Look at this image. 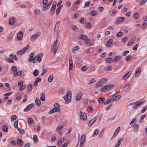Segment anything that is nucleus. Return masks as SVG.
<instances>
[{
  "label": "nucleus",
  "instance_id": "nucleus-1",
  "mask_svg": "<svg viewBox=\"0 0 147 147\" xmlns=\"http://www.w3.org/2000/svg\"><path fill=\"white\" fill-rule=\"evenodd\" d=\"M63 98L65 100V102L66 104H68L71 101V91L68 90L66 95L63 96Z\"/></svg>",
  "mask_w": 147,
  "mask_h": 147
},
{
  "label": "nucleus",
  "instance_id": "nucleus-2",
  "mask_svg": "<svg viewBox=\"0 0 147 147\" xmlns=\"http://www.w3.org/2000/svg\"><path fill=\"white\" fill-rule=\"evenodd\" d=\"M58 41L57 39L55 41L51 47V50L54 52V54H55L57 51L59 46V44H57Z\"/></svg>",
  "mask_w": 147,
  "mask_h": 147
},
{
  "label": "nucleus",
  "instance_id": "nucleus-3",
  "mask_svg": "<svg viewBox=\"0 0 147 147\" xmlns=\"http://www.w3.org/2000/svg\"><path fill=\"white\" fill-rule=\"evenodd\" d=\"M54 108L52 109L49 112L50 114H52L56 112H59L60 111L59 105L57 103H55L54 104Z\"/></svg>",
  "mask_w": 147,
  "mask_h": 147
},
{
  "label": "nucleus",
  "instance_id": "nucleus-4",
  "mask_svg": "<svg viewBox=\"0 0 147 147\" xmlns=\"http://www.w3.org/2000/svg\"><path fill=\"white\" fill-rule=\"evenodd\" d=\"M80 39L85 41V44L87 45L90 42V40L87 38V36L84 34L80 35Z\"/></svg>",
  "mask_w": 147,
  "mask_h": 147
},
{
  "label": "nucleus",
  "instance_id": "nucleus-5",
  "mask_svg": "<svg viewBox=\"0 0 147 147\" xmlns=\"http://www.w3.org/2000/svg\"><path fill=\"white\" fill-rule=\"evenodd\" d=\"M41 34L40 32H38L32 35L30 37V39L32 40H35L39 37Z\"/></svg>",
  "mask_w": 147,
  "mask_h": 147
},
{
  "label": "nucleus",
  "instance_id": "nucleus-6",
  "mask_svg": "<svg viewBox=\"0 0 147 147\" xmlns=\"http://www.w3.org/2000/svg\"><path fill=\"white\" fill-rule=\"evenodd\" d=\"M35 107V104L33 103L30 104L28 105L24 109L23 111L24 112H27L29 111L31 109L34 108Z\"/></svg>",
  "mask_w": 147,
  "mask_h": 147
},
{
  "label": "nucleus",
  "instance_id": "nucleus-7",
  "mask_svg": "<svg viewBox=\"0 0 147 147\" xmlns=\"http://www.w3.org/2000/svg\"><path fill=\"white\" fill-rule=\"evenodd\" d=\"M145 101L144 100L140 102L139 101H138L133 103L132 105H134V106L133 107V108L134 109H135L137 108L138 106L140 105L143 103Z\"/></svg>",
  "mask_w": 147,
  "mask_h": 147
},
{
  "label": "nucleus",
  "instance_id": "nucleus-8",
  "mask_svg": "<svg viewBox=\"0 0 147 147\" xmlns=\"http://www.w3.org/2000/svg\"><path fill=\"white\" fill-rule=\"evenodd\" d=\"M85 135L83 134L81 136L80 138V142L79 147H82L85 141Z\"/></svg>",
  "mask_w": 147,
  "mask_h": 147
},
{
  "label": "nucleus",
  "instance_id": "nucleus-9",
  "mask_svg": "<svg viewBox=\"0 0 147 147\" xmlns=\"http://www.w3.org/2000/svg\"><path fill=\"white\" fill-rule=\"evenodd\" d=\"M132 73V71H129L123 76L122 78L123 80H125L128 78Z\"/></svg>",
  "mask_w": 147,
  "mask_h": 147
},
{
  "label": "nucleus",
  "instance_id": "nucleus-10",
  "mask_svg": "<svg viewBox=\"0 0 147 147\" xmlns=\"http://www.w3.org/2000/svg\"><path fill=\"white\" fill-rule=\"evenodd\" d=\"M97 118V116H95L92 119L90 120L89 121V123L88 125L89 127H91L92 126L93 123L95 122Z\"/></svg>",
  "mask_w": 147,
  "mask_h": 147
},
{
  "label": "nucleus",
  "instance_id": "nucleus-11",
  "mask_svg": "<svg viewBox=\"0 0 147 147\" xmlns=\"http://www.w3.org/2000/svg\"><path fill=\"white\" fill-rule=\"evenodd\" d=\"M141 71V69L140 67H138L136 69V71L135 72V76L136 77L139 76L140 74Z\"/></svg>",
  "mask_w": 147,
  "mask_h": 147
},
{
  "label": "nucleus",
  "instance_id": "nucleus-12",
  "mask_svg": "<svg viewBox=\"0 0 147 147\" xmlns=\"http://www.w3.org/2000/svg\"><path fill=\"white\" fill-rule=\"evenodd\" d=\"M111 99L112 102H113L119 99L121 97V96L119 95L115 96H114V95H112L111 96Z\"/></svg>",
  "mask_w": 147,
  "mask_h": 147
},
{
  "label": "nucleus",
  "instance_id": "nucleus-13",
  "mask_svg": "<svg viewBox=\"0 0 147 147\" xmlns=\"http://www.w3.org/2000/svg\"><path fill=\"white\" fill-rule=\"evenodd\" d=\"M69 69L71 70L73 67V63L71 58L70 57L69 59Z\"/></svg>",
  "mask_w": 147,
  "mask_h": 147
},
{
  "label": "nucleus",
  "instance_id": "nucleus-14",
  "mask_svg": "<svg viewBox=\"0 0 147 147\" xmlns=\"http://www.w3.org/2000/svg\"><path fill=\"white\" fill-rule=\"evenodd\" d=\"M23 36V33L22 31L19 32L17 35V38L18 40H21Z\"/></svg>",
  "mask_w": 147,
  "mask_h": 147
},
{
  "label": "nucleus",
  "instance_id": "nucleus-15",
  "mask_svg": "<svg viewBox=\"0 0 147 147\" xmlns=\"http://www.w3.org/2000/svg\"><path fill=\"white\" fill-rule=\"evenodd\" d=\"M80 118L84 120H86L87 119L86 114L84 112L81 111L80 112Z\"/></svg>",
  "mask_w": 147,
  "mask_h": 147
},
{
  "label": "nucleus",
  "instance_id": "nucleus-16",
  "mask_svg": "<svg viewBox=\"0 0 147 147\" xmlns=\"http://www.w3.org/2000/svg\"><path fill=\"white\" fill-rule=\"evenodd\" d=\"M125 20L124 17H120L117 18V20L116 21L115 23L117 24H119L122 23Z\"/></svg>",
  "mask_w": 147,
  "mask_h": 147
},
{
  "label": "nucleus",
  "instance_id": "nucleus-17",
  "mask_svg": "<svg viewBox=\"0 0 147 147\" xmlns=\"http://www.w3.org/2000/svg\"><path fill=\"white\" fill-rule=\"evenodd\" d=\"M124 141V139L122 138L117 140V143L116 144L115 147H119L121 144V142Z\"/></svg>",
  "mask_w": 147,
  "mask_h": 147
},
{
  "label": "nucleus",
  "instance_id": "nucleus-18",
  "mask_svg": "<svg viewBox=\"0 0 147 147\" xmlns=\"http://www.w3.org/2000/svg\"><path fill=\"white\" fill-rule=\"evenodd\" d=\"M82 94L81 92H78L76 96V100L77 101H79L82 98Z\"/></svg>",
  "mask_w": 147,
  "mask_h": 147
},
{
  "label": "nucleus",
  "instance_id": "nucleus-19",
  "mask_svg": "<svg viewBox=\"0 0 147 147\" xmlns=\"http://www.w3.org/2000/svg\"><path fill=\"white\" fill-rule=\"evenodd\" d=\"M113 40L112 39H109L107 42L106 46L107 47H110L112 46Z\"/></svg>",
  "mask_w": 147,
  "mask_h": 147
},
{
  "label": "nucleus",
  "instance_id": "nucleus-20",
  "mask_svg": "<svg viewBox=\"0 0 147 147\" xmlns=\"http://www.w3.org/2000/svg\"><path fill=\"white\" fill-rule=\"evenodd\" d=\"M11 70L13 72V75L14 76H16L17 75V68L16 67L13 66L11 68Z\"/></svg>",
  "mask_w": 147,
  "mask_h": 147
},
{
  "label": "nucleus",
  "instance_id": "nucleus-21",
  "mask_svg": "<svg viewBox=\"0 0 147 147\" xmlns=\"http://www.w3.org/2000/svg\"><path fill=\"white\" fill-rule=\"evenodd\" d=\"M15 22V19L13 17H11L9 20V24L11 25H13Z\"/></svg>",
  "mask_w": 147,
  "mask_h": 147
},
{
  "label": "nucleus",
  "instance_id": "nucleus-22",
  "mask_svg": "<svg viewBox=\"0 0 147 147\" xmlns=\"http://www.w3.org/2000/svg\"><path fill=\"white\" fill-rule=\"evenodd\" d=\"M9 57L10 58L13 59L16 61H18V59L16 55L13 54L12 53L10 54Z\"/></svg>",
  "mask_w": 147,
  "mask_h": 147
},
{
  "label": "nucleus",
  "instance_id": "nucleus-23",
  "mask_svg": "<svg viewBox=\"0 0 147 147\" xmlns=\"http://www.w3.org/2000/svg\"><path fill=\"white\" fill-rule=\"evenodd\" d=\"M17 143L18 146H22L23 145V142L22 140L20 139H18L17 140Z\"/></svg>",
  "mask_w": 147,
  "mask_h": 147
},
{
  "label": "nucleus",
  "instance_id": "nucleus-24",
  "mask_svg": "<svg viewBox=\"0 0 147 147\" xmlns=\"http://www.w3.org/2000/svg\"><path fill=\"white\" fill-rule=\"evenodd\" d=\"M60 24V22H58L56 23L55 24L54 31L55 32H57L58 30Z\"/></svg>",
  "mask_w": 147,
  "mask_h": 147
},
{
  "label": "nucleus",
  "instance_id": "nucleus-25",
  "mask_svg": "<svg viewBox=\"0 0 147 147\" xmlns=\"http://www.w3.org/2000/svg\"><path fill=\"white\" fill-rule=\"evenodd\" d=\"M41 79L40 78H37L34 82V85L35 87H36L38 84V82L41 81Z\"/></svg>",
  "mask_w": 147,
  "mask_h": 147
},
{
  "label": "nucleus",
  "instance_id": "nucleus-26",
  "mask_svg": "<svg viewBox=\"0 0 147 147\" xmlns=\"http://www.w3.org/2000/svg\"><path fill=\"white\" fill-rule=\"evenodd\" d=\"M52 2V1H51L47 4L45 3V4H44V5L43 6V10L44 11L47 8V7L50 4H51Z\"/></svg>",
  "mask_w": 147,
  "mask_h": 147
},
{
  "label": "nucleus",
  "instance_id": "nucleus-27",
  "mask_svg": "<svg viewBox=\"0 0 147 147\" xmlns=\"http://www.w3.org/2000/svg\"><path fill=\"white\" fill-rule=\"evenodd\" d=\"M64 140V138L61 137L59 139L57 145L58 146H59L61 144Z\"/></svg>",
  "mask_w": 147,
  "mask_h": 147
},
{
  "label": "nucleus",
  "instance_id": "nucleus-28",
  "mask_svg": "<svg viewBox=\"0 0 147 147\" xmlns=\"http://www.w3.org/2000/svg\"><path fill=\"white\" fill-rule=\"evenodd\" d=\"M144 18V20L142 26V27L143 28H145L147 24V17H145Z\"/></svg>",
  "mask_w": 147,
  "mask_h": 147
},
{
  "label": "nucleus",
  "instance_id": "nucleus-29",
  "mask_svg": "<svg viewBox=\"0 0 147 147\" xmlns=\"http://www.w3.org/2000/svg\"><path fill=\"white\" fill-rule=\"evenodd\" d=\"M38 61L41 62V57L43 56L42 54L41 53L37 55H36Z\"/></svg>",
  "mask_w": 147,
  "mask_h": 147
},
{
  "label": "nucleus",
  "instance_id": "nucleus-30",
  "mask_svg": "<svg viewBox=\"0 0 147 147\" xmlns=\"http://www.w3.org/2000/svg\"><path fill=\"white\" fill-rule=\"evenodd\" d=\"M2 129L5 132H7L8 130V127L7 125H3L2 126Z\"/></svg>",
  "mask_w": 147,
  "mask_h": 147
},
{
  "label": "nucleus",
  "instance_id": "nucleus-31",
  "mask_svg": "<svg viewBox=\"0 0 147 147\" xmlns=\"http://www.w3.org/2000/svg\"><path fill=\"white\" fill-rule=\"evenodd\" d=\"M121 59V57L120 55L117 56L114 58L113 59V61H118Z\"/></svg>",
  "mask_w": 147,
  "mask_h": 147
},
{
  "label": "nucleus",
  "instance_id": "nucleus-32",
  "mask_svg": "<svg viewBox=\"0 0 147 147\" xmlns=\"http://www.w3.org/2000/svg\"><path fill=\"white\" fill-rule=\"evenodd\" d=\"M107 91H110L114 87L113 85H111L110 86H106Z\"/></svg>",
  "mask_w": 147,
  "mask_h": 147
},
{
  "label": "nucleus",
  "instance_id": "nucleus-33",
  "mask_svg": "<svg viewBox=\"0 0 147 147\" xmlns=\"http://www.w3.org/2000/svg\"><path fill=\"white\" fill-rule=\"evenodd\" d=\"M139 127V125L137 123L135 124L132 125V127L136 131H137L138 130Z\"/></svg>",
  "mask_w": 147,
  "mask_h": 147
},
{
  "label": "nucleus",
  "instance_id": "nucleus-34",
  "mask_svg": "<svg viewBox=\"0 0 147 147\" xmlns=\"http://www.w3.org/2000/svg\"><path fill=\"white\" fill-rule=\"evenodd\" d=\"M105 100V98L104 97H100L98 99V101L100 103H102Z\"/></svg>",
  "mask_w": 147,
  "mask_h": 147
},
{
  "label": "nucleus",
  "instance_id": "nucleus-35",
  "mask_svg": "<svg viewBox=\"0 0 147 147\" xmlns=\"http://www.w3.org/2000/svg\"><path fill=\"white\" fill-rule=\"evenodd\" d=\"M53 76L52 74H51L49 77L48 79V81L49 82H51L53 80Z\"/></svg>",
  "mask_w": 147,
  "mask_h": 147
},
{
  "label": "nucleus",
  "instance_id": "nucleus-36",
  "mask_svg": "<svg viewBox=\"0 0 147 147\" xmlns=\"http://www.w3.org/2000/svg\"><path fill=\"white\" fill-rule=\"evenodd\" d=\"M55 8L56 7L52 6L50 10V13L51 15L53 14L54 12L55 11Z\"/></svg>",
  "mask_w": 147,
  "mask_h": 147
},
{
  "label": "nucleus",
  "instance_id": "nucleus-37",
  "mask_svg": "<svg viewBox=\"0 0 147 147\" xmlns=\"http://www.w3.org/2000/svg\"><path fill=\"white\" fill-rule=\"evenodd\" d=\"M39 74V72L37 69H35L33 72V74L35 76H38Z\"/></svg>",
  "mask_w": 147,
  "mask_h": 147
},
{
  "label": "nucleus",
  "instance_id": "nucleus-38",
  "mask_svg": "<svg viewBox=\"0 0 147 147\" xmlns=\"http://www.w3.org/2000/svg\"><path fill=\"white\" fill-rule=\"evenodd\" d=\"M80 49V47L79 46H76L73 48L72 49V52H74L76 51L79 50Z\"/></svg>",
  "mask_w": 147,
  "mask_h": 147
},
{
  "label": "nucleus",
  "instance_id": "nucleus-39",
  "mask_svg": "<svg viewBox=\"0 0 147 147\" xmlns=\"http://www.w3.org/2000/svg\"><path fill=\"white\" fill-rule=\"evenodd\" d=\"M146 114H145L140 117V122H142L144 121V119L146 117Z\"/></svg>",
  "mask_w": 147,
  "mask_h": 147
},
{
  "label": "nucleus",
  "instance_id": "nucleus-40",
  "mask_svg": "<svg viewBox=\"0 0 147 147\" xmlns=\"http://www.w3.org/2000/svg\"><path fill=\"white\" fill-rule=\"evenodd\" d=\"M130 87L129 84H125L123 86V89L124 90H127L129 89Z\"/></svg>",
  "mask_w": 147,
  "mask_h": 147
},
{
  "label": "nucleus",
  "instance_id": "nucleus-41",
  "mask_svg": "<svg viewBox=\"0 0 147 147\" xmlns=\"http://www.w3.org/2000/svg\"><path fill=\"white\" fill-rule=\"evenodd\" d=\"M80 22L82 24H85L86 22V20L84 18H82L80 19Z\"/></svg>",
  "mask_w": 147,
  "mask_h": 147
},
{
  "label": "nucleus",
  "instance_id": "nucleus-42",
  "mask_svg": "<svg viewBox=\"0 0 147 147\" xmlns=\"http://www.w3.org/2000/svg\"><path fill=\"white\" fill-rule=\"evenodd\" d=\"M113 61V59L111 58H109L106 59V62L109 63H111Z\"/></svg>",
  "mask_w": 147,
  "mask_h": 147
},
{
  "label": "nucleus",
  "instance_id": "nucleus-43",
  "mask_svg": "<svg viewBox=\"0 0 147 147\" xmlns=\"http://www.w3.org/2000/svg\"><path fill=\"white\" fill-rule=\"evenodd\" d=\"M33 139L35 143L37 142L38 140L37 139V136L36 135H34L33 136Z\"/></svg>",
  "mask_w": 147,
  "mask_h": 147
},
{
  "label": "nucleus",
  "instance_id": "nucleus-44",
  "mask_svg": "<svg viewBox=\"0 0 147 147\" xmlns=\"http://www.w3.org/2000/svg\"><path fill=\"white\" fill-rule=\"evenodd\" d=\"M29 45H28L26 47H24L21 50L23 52H24L25 53L26 51L29 48Z\"/></svg>",
  "mask_w": 147,
  "mask_h": 147
},
{
  "label": "nucleus",
  "instance_id": "nucleus-45",
  "mask_svg": "<svg viewBox=\"0 0 147 147\" xmlns=\"http://www.w3.org/2000/svg\"><path fill=\"white\" fill-rule=\"evenodd\" d=\"M36 104L37 105H40L41 103V102L38 98H37L35 100Z\"/></svg>",
  "mask_w": 147,
  "mask_h": 147
},
{
  "label": "nucleus",
  "instance_id": "nucleus-46",
  "mask_svg": "<svg viewBox=\"0 0 147 147\" xmlns=\"http://www.w3.org/2000/svg\"><path fill=\"white\" fill-rule=\"evenodd\" d=\"M5 59L7 61L10 63H13L14 62V60L11 58L6 57Z\"/></svg>",
  "mask_w": 147,
  "mask_h": 147
},
{
  "label": "nucleus",
  "instance_id": "nucleus-47",
  "mask_svg": "<svg viewBox=\"0 0 147 147\" xmlns=\"http://www.w3.org/2000/svg\"><path fill=\"white\" fill-rule=\"evenodd\" d=\"M42 95L40 97V99L41 101H44L45 100V94L44 93H42Z\"/></svg>",
  "mask_w": 147,
  "mask_h": 147
},
{
  "label": "nucleus",
  "instance_id": "nucleus-48",
  "mask_svg": "<svg viewBox=\"0 0 147 147\" xmlns=\"http://www.w3.org/2000/svg\"><path fill=\"white\" fill-rule=\"evenodd\" d=\"M96 81V79L95 78H92L89 81L88 83L89 84H91L94 82Z\"/></svg>",
  "mask_w": 147,
  "mask_h": 147
},
{
  "label": "nucleus",
  "instance_id": "nucleus-49",
  "mask_svg": "<svg viewBox=\"0 0 147 147\" xmlns=\"http://www.w3.org/2000/svg\"><path fill=\"white\" fill-rule=\"evenodd\" d=\"M17 128L19 132L20 133V134H23L24 133V129H20L19 127H17Z\"/></svg>",
  "mask_w": 147,
  "mask_h": 147
},
{
  "label": "nucleus",
  "instance_id": "nucleus-50",
  "mask_svg": "<svg viewBox=\"0 0 147 147\" xmlns=\"http://www.w3.org/2000/svg\"><path fill=\"white\" fill-rule=\"evenodd\" d=\"M132 57L131 55L127 56L125 59V61H129L132 59Z\"/></svg>",
  "mask_w": 147,
  "mask_h": 147
},
{
  "label": "nucleus",
  "instance_id": "nucleus-51",
  "mask_svg": "<svg viewBox=\"0 0 147 147\" xmlns=\"http://www.w3.org/2000/svg\"><path fill=\"white\" fill-rule=\"evenodd\" d=\"M133 38L129 40V42H128L127 44V45L128 46H129L131 45V44H132L133 42H134V40H133Z\"/></svg>",
  "mask_w": 147,
  "mask_h": 147
},
{
  "label": "nucleus",
  "instance_id": "nucleus-52",
  "mask_svg": "<svg viewBox=\"0 0 147 147\" xmlns=\"http://www.w3.org/2000/svg\"><path fill=\"white\" fill-rule=\"evenodd\" d=\"M61 9V7H59L57 8L56 10V14L57 15L59 14Z\"/></svg>",
  "mask_w": 147,
  "mask_h": 147
},
{
  "label": "nucleus",
  "instance_id": "nucleus-53",
  "mask_svg": "<svg viewBox=\"0 0 147 147\" xmlns=\"http://www.w3.org/2000/svg\"><path fill=\"white\" fill-rule=\"evenodd\" d=\"M123 32L121 31H119L117 33L116 35L117 37H120L122 36L123 35Z\"/></svg>",
  "mask_w": 147,
  "mask_h": 147
},
{
  "label": "nucleus",
  "instance_id": "nucleus-54",
  "mask_svg": "<svg viewBox=\"0 0 147 147\" xmlns=\"http://www.w3.org/2000/svg\"><path fill=\"white\" fill-rule=\"evenodd\" d=\"M139 14L138 12H136L133 16V17L135 20H136L138 18Z\"/></svg>",
  "mask_w": 147,
  "mask_h": 147
},
{
  "label": "nucleus",
  "instance_id": "nucleus-55",
  "mask_svg": "<svg viewBox=\"0 0 147 147\" xmlns=\"http://www.w3.org/2000/svg\"><path fill=\"white\" fill-rule=\"evenodd\" d=\"M18 117L17 116L15 115H13L11 116V120H14L17 119Z\"/></svg>",
  "mask_w": 147,
  "mask_h": 147
},
{
  "label": "nucleus",
  "instance_id": "nucleus-56",
  "mask_svg": "<svg viewBox=\"0 0 147 147\" xmlns=\"http://www.w3.org/2000/svg\"><path fill=\"white\" fill-rule=\"evenodd\" d=\"M26 86L25 85H23L21 86L19 88V90L20 91H22L24 90L25 89Z\"/></svg>",
  "mask_w": 147,
  "mask_h": 147
},
{
  "label": "nucleus",
  "instance_id": "nucleus-57",
  "mask_svg": "<svg viewBox=\"0 0 147 147\" xmlns=\"http://www.w3.org/2000/svg\"><path fill=\"white\" fill-rule=\"evenodd\" d=\"M112 102V101L111 99V98L107 100L106 102H104V105H106L107 104H108L110 102Z\"/></svg>",
  "mask_w": 147,
  "mask_h": 147
},
{
  "label": "nucleus",
  "instance_id": "nucleus-58",
  "mask_svg": "<svg viewBox=\"0 0 147 147\" xmlns=\"http://www.w3.org/2000/svg\"><path fill=\"white\" fill-rule=\"evenodd\" d=\"M63 127V126L62 125L58 126L57 128V131H59L61 130L62 129Z\"/></svg>",
  "mask_w": 147,
  "mask_h": 147
},
{
  "label": "nucleus",
  "instance_id": "nucleus-59",
  "mask_svg": "<svg viewBox=\"0 0 147 147\" xmlns=\"http://www.w3.org/2000/svg\"><path fill=\"white\" fill-rule=\"evenodd\" d=\"M97 13V11H93L91 12L90 14L92 16H95Z\"/></svg>",
  "mask_w": 147,
  "mask_h": 147
},
{
  "label": "nucleus",
  "instance_id": "nucleus-60",
  "mask_svg": "<svg viewBox=\"0 0 147 147\" xmlns=\"http://www.w3.org/2000/svg\"><path fill=\"white\" fill-rule=\"evenodd\" d=\"M139 45V44L138 43L136 45H134L133 48V50L136 51L137 50V48Z\"/></svg>",
  "mask_w": 147,
  "mask_h": 147
},
{
  "label": "nucleus",
  "instance_id": "nucleus-61",
  "mask_svg": "<svg viewBox=\"0 0 147 147\" xmlns=\"http://www.w3.org/2000/svg\"><path fill=\"white\" fill-rule=\"evenodd\" d=\"M33 122V120L32 118H29L28 120V123L29 124H32Z\"/></svg>",
  "mask_w": 147,
  "mask_h": 147
},
{
  "label": "nucleus",
  "instance_id": "nucleus-62",
  "mask_svg": "<svg viewBox=\"0 0 147 147\" xmlns=\"http://www.w3.org/2000/svg\"><path fill=\"white\" fill-rule=\"evenodd\" d=\"M88 68L86 66H83L82 67L81 70L82 71H84L87 70Z\"/></svg>",
  "mask_w": 147,
  "mask_h": 147
},
{
  "label": "nucleus",
  "instance_id": "nucleus-63",
  "mask_svg": "<svg viewBox=\"0 0 147 147\" xmlns=\"http://www.w3.org/2000/svg\"><path fill=\"white\" fill-rule=\"evenodd\" d=\"M23 84V81L22 80H20L18 82V85L19 86L22 85Z\"/></svg>",
  "mask_w": 147,
  "mask_h": 147
},
{
  "label": "nucleus",
  "instance_id": "nucleus-64",
  "mask_svg": "<svg viewBox=\"0 0 147 147\" xmlns=\"http://www.w3.org/2000/svg\"><path fill=\"white\" fill-rule=\"evenodd\" d=\"M69 144V142L67 141L62 145L61 147H66Z\"/></svg>",
  "mask_w": 147,
  "mask_h": 147
}]
</instances>
